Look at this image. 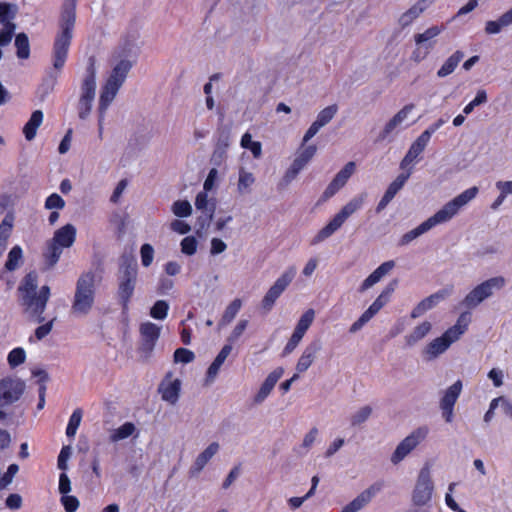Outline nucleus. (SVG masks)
<instances>
[{"mask_svg":"<svg viewBox=\"0 0 512 512\" xmlns=\"http://www.w3.org/2000/svg\"><path fill=\"white\" fill-rule=\"evenodd\" d=\"M19 304L28 318L37 323H42L43 316L51 292L48 285H44L37 292V275L30 272L24 276L19 287Z\"/></svg>","mask_w":512,"mask_h":512,"instance_id":"nucleus-1","label":"nucleus"},{"mask_svg":"<svg viewBox=\"0 0 512 512\" xmlns=\"http://www.w3.org/2000/svg\"><path fill=\"white\" fill-rule=\"evenodd\" d=\"M77 0H64L59 18V31L53 42V67L61 70L68 58L76 23Z\"/></svg>","mask_w":512,"mask_h":512,"instance_id":"nucleus-2","label":"nucleus"},{"mask_svg":"<svg viewBox=\"0 0 512 512\" xmlns=\"http://www.w3.org/2000/svg\"><path fill=\"white\" fill-rule=\"evenodd\" d=\"M95 278L93 271L84 272L76 282V289L71 310L77 315H87L95 302Z\"/></svg>","mask_w":512,"mask_h":512,"instance_id":"nucleus-3","label":"nucleus"},{"mask_svg":"<svg viewBox=\"0 0 512 512\" xmlns=\"http://www.w3.org/2000/svg\"><path fill=\"white\" fill-rule=\"evenodd\" d=\"M363 204L362 197H356L350 200L342 209L325 225L314 237L312 244H317L330 237L336 232L354 212L361 208Z\"/></svg>","mask_w":512,"mask_h":512,"instance_id":"nucleus-4","label":"nucleus"},{"mask_svg":"<svg viewBox=\"0 0 512 512\" xmlns=\"http://www.w3.org/2000/svg\"><path fill=\"white\" fill-rule=\"evenodd\" d=\"M505 285V279L502 276L492 277L472 289L464 298L463 305L468 308H474L482 301L493 294V290H500Z\"/></svg>","mask_w":512,"mask_h":512,"instance_id":"nucleus-5","label":"nucleus"},{"mask_svg":"<svg viewBox=\"0 0 512 512\" xmlns=\"http://www.w3.org/2000/svg\"><path fill=\"white\" fill-rule=\"evenodd\" d=\"M137 281V269L135 266L126 265L119 276L117 295L122 311L125 313L129 309L130 300L134 294Z\"/></svg>","mask_w":512,"mask_h":512,"instance_id":"nucleus-6","label":"nucleus"},{"mask_svg":"<svg viewBox=\"0 0 512 512\" xmlns=\"http://www.w3.org/2000/svg\"><path fill=\"white\" fill-rule=\"evenodd\" d=\"M295 274V268L290 267L275 281L262 299L261 305L264 310L270 311L273 308L276 300L294 279Z\"/></svg>","mask_w":512,"mask_h":512,"instance_id":"nucleus-7","label":"nucleus"},{"mask_svg":"<svg viewBox=\"0 0 512 512\" xmlns=\"http://www.w3.org/2000/svg\"><path fill=\"white\" fill-rule=\"evenodd\" d=\"M428 429L426 427H419L414 430L410 435L405 437L396 447L391 456V461L394 464L402 461L422 440L426 438Z\"/></svg>","mask_w":512,"mask_h":512,"instance_id":"nucleus-8","label":"nucleus"},{"mask_svg":"<svg viewBox=\"0 0 512 512\" xmlns=\"http://www.w3.org/2000/svg\"><path fill=\"white\" fill-rule=\"evenodd\" d=\"M478 193L477 187H471L466 189L461 194L456 196L454 199L446 203L439 211H437V215L442 220V222H447L450 220L458 210L466 205L469 201H471Z\"/></svg>","mask_w":512,"mask_h":512,"instance_id":"nucleus-9","label":"nucleus"},{"mask_svg":"<svg viewBox=\"0 0 512 512\" xmlns=\"http://www.w3.org/2000/svg\"><path fill=\"white\" fill-rule=\"evenodd\" d=\"M433 483L430 478V471L428 467L421 469L417 483L413 492V502L417 506H423L427 504L432 497Z\"/></svg>","mask_w":512,"mask_h":512,"instance_id":"nucleus-10","label":"nucleus"},{"mask_svg":"<svg viewBox=\"0 0 512 512\" xmlns=\"http://www.w3.org/2000/svg\"><path fill=\"white\" fill-rule=\"evenodd\" d=\"M461 391L462 381L457 380L454 384L446 389L440 400L442 416L447 423H450L453 420L454 406L461 394Z\"/></svg>","mask_w":512,"mask_h":512,"instance_id":"nucleus-11","label":"nucleus"},{"mask_svg":"<svg viewBox=\"0 0 512 512\" xmlns=\"http://www.w3.org/2000/svg\"><path fill=\"white\" fill-rule=\"evenodd\" d=\"M317 151V147L315 145L302 146L297 153L296 158L292 162L291 166L285 173V180L291 181L299 174V172L307 165V163L314 157Z\"/></svg>","mask_w":512,"mask_h":512,"instance_id":"nucleus-12","label":"nucleus"},{"mask_svg":"<svg viewBox=\"0 0 512 512\" xmlns=\"http://www.w3.org/2000/svg\"><path fill=\"white\" fill-rule=\"evenodd\" d=\"M24 391V384L20 380H0V406H6L17 401Z\"/></svg>","mask_w":512,"mask_h":512,"instance_id":"nucleus-13","label":"nucleus"},{"mask_svg":"<svg viewBox=\"0 0 512 512\" xmlns=\"http://www.w3.org/2000/svg\"><path fill=\"white\" fill-rule=\"evenodd\" d=\"M384 487V482L379 481L362 491L355 499L343 507L341 512H358Z\"/></svg>","mask_w":512,"mask_h":512,"instance_id":"nucleus-14","label":"nucleus"},{"mask_svg":"<svg viewBox=\"0 0 512 512\" xmlns=\"http://www.w3.org/2000/svg\"><path fill=\"white\" fill-rule=\"evenodd\" d=\"M139 332L141 336V349L151 352L160 337L161 328L155 323L147 321L140 325Z\"/></svg>","mask_w":512,"mask_h":512,"instance_id":"nucleus-15","label":"nucleus"},{"mask_svg":"<svg viewBox=\"0 0 512 512\" xmlns=\"http://www.w3.org/2000/svg\"><path fill=\"white\" fill-rule=\"evenodd\" d=\"M356 165L353 161L348 162L345 166L336 174L333 180L325 189L323 196L330 198L335 195L348 181L351 175L354 173Z\"/></svg>","mask_w":512,"mask_h":512,"instance_id":"nucleus-16","label":"nucleus"},{"mask_svg":"<svg viewBox=\"0 0 512 512\" xmlns=\"http://www.w3.org/2000/svg\"><path fill=\"white\" fill-rule=\"evenodd\" d=\"M451 293V289H442L421 300L411 311V318L416 319L426 311L435 307L440 301L444 300Z\"/></svg>","mask_w":512,"mask_h":512,"instance_id":"nucleus-17","label":"nucleus"},{"mask_svg":"<svg viewBox=\"0 0 512 512\" xmlns=\"http://www.w3.org/2000/svg\"><path fill=\"white\" fill-rule=\"evenodd\" d=\"M428 143L429 140L427 139L426 134H420L411 144L406 155L401 160L400 168L403 170L408 168V166L411 165L418 158V156L423 153Z\"/></svg>","mask_w":512,"mask_h":512,"instance_id":"nucleus-18","label":"nucleus"},{"mask_svg":"<svg viewBox=\"0 0 512 512\" xmlns=\"http://www.w3.org/2000/svg\"><path fill=\"white\" fill-rule=\"evenodd\" d=\"M441 223H443L442 220L439 218L437 213H435L433 216L429 217L427 220L422 222L419 226H417L416 228L405 233L400 239V244L401 245L409 244L412 240L416 239L417 237H419L423 233L429 231L431 228H433L437 224H441Z\"/></svg>","mask_w":512,"mask_h":512,"instance_id":"nucleus-19","label":"nucleus"},{"mask_svg":"<svg viewBox=\"0 0 512 512\" xmlns=\"http://www.w3.org/2000/svg\"><path fill=\"white\" fill-rule=\"evenodd\" d=\"M414 109L413 104L405 105L401 110H399L384 126L383 130L379 134L377 141L385 140L389 134L399 125L401 124L408 116V114Z\"/></svg>","mask_w":512,"mask_h":512,"instance_id":"nucleus-20","label":"nucleus"},{"mask_svg":"<svg viewBox=\"0 0 512 512\" xmlns=\"http://www.w3.org/2000/svg\"><path fill=\"white\" fill-rule=\"evenodd\" d=\"M75 239L76 228L72 224H66L55 231L52 241L61 248H69L73 245Z\"/></svg>","mask_w":512,"mask_h":512,"instance_id":"nucleus-21","label":"nucleus"},{"mask_svg":"<svg viewBox=\"0 0 512 512\" xmlns=\"http://www.w3.org/2000/svg\"><path fill=\"white\" fill-rule=\"evenodd\" d=\"M395 266L393 260L386 261L377 267L361 284L360 291L363 292L374 284L378 283L382 277L389 273Z\"/></svg>","mask_w":512,"mask_h":512,"instance_id":"nucleus-22","label":"nucleus"},{"mask_svg":"<svg viewBox=\"0 0 512 512\" xmlns=\"http://www.w3.org/2000/svg\"><path fill=\"white\" fill-rule=\"evenodd\" d=\"M283 372V368L278 367L267 376V378L265 379L258 393L255 396V401L257 403L262 402L270 394L278 380L282 377Z\"/></svg>","mask_w":512,"mask_h":512,"instance_id":"nucleus-23","label":"nucleus"},{"mask_svg":"<svg viewBox=\"0 0 512 512\" xmlns=\"http://www.w3.org/2000/svg\"><path fill=\"white\" fill-rule=\"evenodd\" d=\"M320 348V343L318 341H314L304 349L296 365V370L299 373L305 372L312 365Z\"/></svg>","mask_w":512,"mask_h":512,"instance_id":"nucleus-24","label":"nucleus"},{"mask_svg":"<svg viewBox=\"0 0 512 512\" xmlns=\"http://www.w3.org/2000/svg\"><path fill=\"white\" fill-rule=\"evenodd\" d=\"M180 388L181 382L179 379L167 383L163 381L159 386V392L164 401L175 404L179 398Z\"/></svg>","mask_w":512,"mask_h":512,"instance_id":"nucleus-25","label":"nucleus"},{"mask_svg":"<svg viewBox=\"0 0 512 512\" xmlns=\"http://www.w3.org/2000/svg\"><path fill=\"white\" fill-rule=\"evenodd\" d=\"M132 68V62L126 59L120 60L112 69L107 81L119 84V87L124 83L127 74Z\"/></svg>","mask_w":512,"mask_h":512,"instance_id":"nucleus-26","label":"nucleus"},{"mask_svg":"<svg viewBox=\"0 0 512 512\" xmlns=\"http://www.w3.org/2000/svg\"><path fill=\"white\" fill-rule=\"evenodd\" d=\"M81 97L78 102V115L79 118L84 120L91 112L92 102L95 97V89L81 87Z\"/></svg>","mask_w":512,"mask_h":512,"instance_id":"nucleus-27","label":"nucleus"},{"mask_svg":"<svg viewBox=\"0 0 512 512\" xmlns=\"http://www.w3.org/2000/svg\"><path fill=\"white\" fill-rule=\"evenodd\" d=\"M427 8V0H419L399 18V25L402 28L409 26Z\"/></svg>","mask_w":512,"mask_h":512,"instance_id":"nucleus-28","label":"nucleus"},{"mask_svg":"<svg viewBox=\"0 0 512 512\" xmlns=\"http://www.w3.org/2000/svg\"><path fill=\"white\" fill-rule=\"evenodd\" d=\"M119 89V84H115L114 82L111 83L106 80V83L102 88L99 99V111L101 113H104L106 111L110 103L115 98Z\"/></svg>","mask_w":512,"mask_h":512,"instance_id":"nucleus-29","label":"nucleus"},{"mask_svg":"<svg viewBox=\"0 0 512 512\" xmlns=\"http://www.w3.org/2000/svg\"><path fill=\"white\" fill-rule=\"evenodd\" d=\"M43 122V112L35 110L32 112L30 119L23 127V134L26 140L31 141L35 138L37 129Z\"/></svg>","mask_w":512,"mask_h":512,"instance_id":"nucleus-30","label":"nucleus"},{"mask_svg":"<svg viewBox=\"0 0 512 512\" xmlns=\"http://www.w3.org/2000/svg\"><path fill=\"white\" fill-rule=\"evenodd\" d=\"M218 449L219 445L217 442H212L211 444H209V446L197 456L192 467V472H200L205 467V465L210 461V459L217 453Z\"/></svg>","mask_w":512,"mask_h":512,"instance_id":"nucleus-31","label":"nucleus"},{"mask_svg":"<svg viewBox=\"0 0 512 512\" xmlns=\"http://www.w3.org/2000/svg\"><path fill=\"white\" fill-rule=\"evenodd\" d=\"M512 24V8L500 16L498 20H490L485 24V32L487 34H497L503 27Z\"/></svg>","mask_w":512,"mask_h":512,"instance_id":"nucleus-32","label":"nucleus"},{"mask_svg":"<svg viewBox=\"0 0 512 512\" xmlns=\"http://www.w3.org/2000/svg\"><path fill=\"white\" fill-rule=\"evenodd\" d=\"M431 328L432 325L428 321H424L417 325L409 335L405 336L406 345L409 347L415 345L430 332Z\"/></svg>","mask_w":512,"mask_h":512,"instance_id":"nucleus-33","label":"nucleus"},{"mask_svg":"<svg viewBox=\"0 0 512 512\" xmlns=\"http://www.w3.org/2000/svg\"><path fill=\"white\" fill-rule=\"evenodd\" d=\"M463 56L461 51L454 52L437 71V76L443 78L453 73L463 59Z\"/></svg>","mask_w":512,"mask_h":512,"instance_id":"nucleus-34","label":"nucleus"},{"mask_svg":"<svg viewBox=\"0 0 512 512\" xmlns=\"http://www.w3.org/2000/svg\"><path fill=\"white\" fill-rule=\"evenodd\" d=\"M13 220V216L8 214L0 224V257L6 249L7 241L12 233Z\"/></svg>","mask_w":512,"mask_h":512,"instance_id":"nucleus-35","label":"nucleus"},{"mask_svg":"<svg viewBox=\"0 0 512 512\" xmlns=\"http://www.w3.org/2000/svg\"><path fill=\"white\" fill-rule=\"evenodd\" d=\"M81 87L96 89V58L90 56L87 60L85 76Z\"/></svg>","mask_w":512,"mask_h":512,"instance_id":"nucleus-36","label":"nucleus"},{"mask_svg":"<svg viewBox=\"0 0 512 512\" xmlns=\"http://www.w3.org/2000/svg\"><path fill=\"white\" fill-rule=\"evenodd\" d=\"M62 249L59 245L54 243L52 240L46 245V249L43 252V257L48 268L53 267L59 260Z\"/></svg>","mask_w":512,"mask_h":512,"instance_id":"nucleus-37","label":"nucleus"},{"mask_svg":"<svg viewBox=\"0 0 512 512\" xmlns=\"http://www.w3.org/2000/svg\"><path fill=\"white\" fill-rule=\"evenodd\" d=\"M412 173V169L409 168L406 173L399 174L394 181L390 183L387 190L385 191L386 197L393 199L395 195L403 188L406 181L409 179Z\"/></svg>","mask_w":512,"mask_h":512,"instance_id":"nucleus-38","label":"nucleus"},{"mask_svg":"<svg viewBox=\"0 0 512 512\" xmlns=\"http://www.w3.org/2000/svg\"><path fill=\"white\" fill-rule=\"evenodd\" d=\"M23 259V251L22 248L19 245H15L11 248V250L8 253L7 260L5 262V269L7 271H14L22 262Z\"/></svg>","mask_w":512,"mask_h":512,"instance_id":"nucleus-39","label":"nucleus"},{"mask_svg":"<svg viewBox=\"0 0 512 512\" xmlns=\"http://www.w3.org/2000/svg\"><path fill=\"white\" fill-rule=\"evenodd\" d=\"M16 55L19 59H27L30 56V44L25 33H19L15 37Z\"/></svg>","mask_w":512,"mask_h":512,"instance_id":"nucleus-40","label":"nucleus"},{"mask_svg":"<svg viewBox=\"0 0 512 512\" xmlns=\"http://www.w3.org/2000/svg\"><path fill=\"white\" fill-rule=\"evenodd\" d=\"M242 302L239 298L234 299L225 309L221 320L220 325L225 326L232 322V320L236 317L239 310L241 309Z\"/></svg>","mask_w":512,"mask_h":512,"instance_id":"nucleus-41","label":"nucleus"},{"mask_svg":"<svg viewBox=\"0 0 512 512\" xmlns=\"http://www.w3.org/2000/svg\"><path fill=\"white\" fill-rule=\"evenodd\" d=\"M315 312L313 309H308L305 311L302 316L300 317L294 332L298 333L301 337H304L305 333L311 326L313 320H314Z\"/></svg>","mask_w":512,"mask_h":512,"instance_id":"nucleus-42","label":"nucleus"},{"mask_svg":"<svg viewBox=\"0 0 512 512\" xmlns=\"http://www.w3.org/2000/svg\"><path fill=\"white\" fill-rule=\"evenodd\" d=\"M449 348V342L447 343L446 340L440 336L438 338H435L432 340L426 347L425 352L430 357H436L439 354L443 353Z\"/></svg>","mask_w":512,"mask_h":512,"instance_id":"nucleus-43","label":"nucleus"},{"mask_svg":"<svg viewBox=\"0 0 512 512\" xmlns=\"http://www.w3.org/2000/svg\"><path fill=\"white\" fill-rule=\"evenodd\" d=\"M136 430L135 425L132 422H125L120 427L115 429L110 435L112 442H117L130 437Z\"/></svg>","mask_w":512,"mask_h":512,"instance_id":"nucleus-44","label":"nucleus"},{"mask_svg":"<svg viewBox=\"0 0 512 512\" xmlns=\"http://www.w3.org/2000/svg\"><path fill=\"white\" fill-rule=\"evenodd\" d=\"M83 416V411L81 408H76L71 414L68 425L66 427V435L69 438H72L76 435V432L80 426L81 420Z\"/></svg>","mask_w":512,"mask_h":512,"instance_id":"nucleus-45","label":"nucleus"},{"mask_svg":"<svg viewBox=\"0 0 512 512\" xmlns=\"http://www.w3.org/2000/svg\"><path fill=\"white\" fill-rule=\"evenodd\" d=\"M241 146L245 149H249L255 158L260 157L262 152L261 143L253 141L251 134L246 132L241 138Z\"/></svg>","mask_w":512,"mask_h":512,"instance_id":"nucleus-46","label":"nucleus"},{"mask_svg":"<svg viewBox=\"0 0 512 512\" xmlns=\"http://www.w3.org/2000/svg\"><path fill=\"white\" fill-rule=\"evenodd\" d=\"M444 27L443 26H432L428 29H426L423 33L416 34L414 36L415 43L417 45L425 43L435 37H437L442 31Z\"/></svg>","mask_w":512,"mask_h":512,"instance_id":"nucleus-47","label":"nucleus"},{"mask_svg":"<svg viewBox=\"0 0 512 512\" xmlns=\"http://www.w3.org/2000/svg\"><path fill=\"white\" fill-rule=\"evenodd\" d=\"M169 305L164 300H158L150 309V316L156 320H163L167 317Z\"/></svg>","mask_w":512,"mask_h":512,"instance_id":"nucleus-48","label":"nucleus"},{"mask_svg":"<svg viewBox=\"0 0 512 512\" xmlns=\"http://www.w3.org/2000/svg\"><path fill=\"white\" fill-rule=\"evenodd\" d=\"M26 359L25 350L21 347L12 349L8 354V364L10 367L15 368L20 364L24 363Z\"/></svg>","mask_w":512,"mask_h":512,"instance_id":"nucleus-49","label":"nucleus"},{"mask_svg":"<svg viewBox=\"0 0 512 512\" xmlns=\"http://www.w3.org/2000/svg\"><path fill=\"white\" fill-rule=\"evenodd\" d=\"M255 182L252 173L245 171L243 168L239 171L238 190L243 193L246 192Z\"/></svg>","mask_w":512,"mask_h":512,"instance_id":"nucleus-50","label":"nucleus"},{"mask_svg":"<svg viewBox=\"0 0 512 512\" xmlns=\"http://www.w3.org/2000/svg\"><path fill=\"white\" fill-rule=\"evenodd\" d=\"M172 211L177 217H188L192 213V207L187 200H177L172 205Z\"/></svg>","mask_w":512,"mask_h":512,"instance_id":"nucleus-51","label":"nucleus"},{"mask_svg":"<svg viewBox=\"0 0 512 512\" xmlns=\"http://www.w3.org/2000/svg\"><path fill=\"white\" fill-rule=\"evenodd\" d=\"M337 110L338 107L336 104H332L330 106L325 107L323 110L319 112L316 121L320 123L322 126H325L332 120V118L337 113Z\"/></svg>","mask_w":512,"mask_h":512,"instance_id":"nucleus-52","label":"nucleus"},{"mask_svg":"<svg viewBox=\"0 0 512 512\" xmlns=\"http://www.w3.org/2000/svg\"><path fill=\"white\" fill-rule=\"evenodd\" d=\"M16 25L14 23H8L0 30V46H7L14 34H15Z\"/></svg>","mask_w":512,"mask_h":512,"instance_id":"nucleus-53","label":"nucleus"},{"mask_svg":"<svg viewBox=\"0 0 512 512\" xmlns=\"http://www.w3.org/2000/svg\"><path fill=\"white\" fill-rule=\"evenodd\" d=\"M487 101V94L485 90H479L475 98L470 101L463 109L464 114H470L476 106H479Z\"/></svg>","mask_w":512,"mask_h":512,"instance_id":"nucleus-54","label":"nucleus"},{"mask_svg":"<svg viewBox=\"0 0 512 512\" xmlns=\"http://www.w3.org/2000/svg\"><path fill=\"white\" fill-rule=\"evenodd\" d=\"M11 8L12 5L9 3H0V23L3 26L13 23L12 19L15 17V12Z\"/></svg>","mask_w":512,"mask_h":512,"instance_id":"nucleus-55","label":"nucleus"},{"mask_svg":"<svg viewBox=\"0 0 512 512\" xmlns=\"http://www.w3.org/2000/svg\"><path fill=\"white\" fill-rule=\"evenodd\" d=\"M181 251L186 255H193L197 250V240L194 236H187L181 241Z\"/></svg>","mask_w":512,"mask_h":512,"instance_id":"nucleus-56","label":"nucleus"},{"mask_svg":"<svg viewBox=\"0 0 512 512\" xmlns=\"http://www.w3.org/2000/svg\"><path fill=\"white\" fill-rule=\"evenodd\" d=\"M194 353L186 348H177L174 352V361L180 363H190L194 360Z\"/></svg>","mask_w":512,"mask_h":512,"instance_id":"nucleus-57","label":"nucleus"},{"mask_svg":"<svg viewBox=\"0 0 512 512\" xmlns=\"http://www.w3.org/2000/svg\"><path fill=\"white\" fill-rule=\"evenodd\" d=\"M371 413H372V408L370 406L362 407L357 413H355L351 417V425L352 426L360 425L361 423L365 422L369 418Z\"/></svg>","mask_w":512,"mask_h":512,"instance_id":"nucleus-58","label":"nucleus"},{"mask_svg":"<svg viewBox=\"0 0 512 512\" xmlns=\"http://www.w3.org/2000/svg\"><path fill=\"white\" fill-rule=\"evenodd\" d=\"M140 254L142 265L144 267L150 266L154 257L153 247L148 243L143 244L140 249Z\"/></svg>","mask_w":512,"mask_h":512,"instance_id":"nucleus-59","label":"nucleus"},{"mask_svg":"<svg viewBox=\"0 0 512 512\" xmlns=\"http://www.w3.org/2000/svg\"><path fill=\"white\" fill-rule=\"evenodd\" d=\"M60 501L66 512H75L79 507V500L75 496L62 495Z\"/></svg>","mask_w":512,"mask_h":512,"instance_id":"nucleus-60","label":"nucleus"},{"mask_svg":"<svg viewBox=\"0 0 512 512\" xmlns=\"http://www.w3.org/2000/svg\"><path fill=\"white\" fill-rule=\"evenodd\" d=\"M71 455V447L65 445L61 448L57 459V466L60 470L66 471L68 468L67 461Z\"/></svg>","mask_w":512,"mask_h":512,"instance_id":"nucleus-61","label":"nucleus"},{"mask_svg":"<svg viewBox=\"0 0 512 512\" xmlns=\"http://www.w3.org/2000/svg\"><path fill=\"white\" fill-rule=\"evenodd\" d=\"M65 206V201L57 193H52L46 198L45 208L46 209H62Z\"/></svg>","mask_w":512,"mask_h":512,"instance_id":"nucleus-62","label":"nucleus"},{"mask_svg":"<svg viewBox=\"0 0 512 512\" xmlns=\"http://www.w3.org/2000/svg\"><path fill=\"white\" fill-rule=\"evenodd\" d=\"M55 318L50 321L38 326L35 330V337L37 340H42L45 338L52 330Z\"/></svg>","mask_w":512,"mask_h":512,"instance_id":"nucleus-63","label":"nucleus"},{"mask_svg":"<svg viewBox=\"0 0 512 512\" xmlns=\"http://www.w3.org/2000/svg\"><path fill=\"white\" fill-rule=\"evenodd\" d=\"M462 334H464V332L452 326L448 328L441 336L446 340L447 343L449 342L450 346L453 342L457 341Z\"/></svg>","mask_w":512,"mask_h":512,"instance_id":"nucleus-64","label":"nucleus"}]
</instances>
